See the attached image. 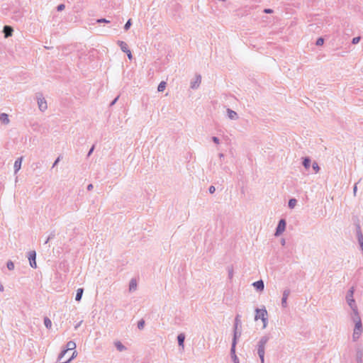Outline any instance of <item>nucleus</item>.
Masks as SVG:
<instances>
[{"mask_svg": "<svg viewBox=\"0 0 363 363\" xmlns=\"http://www.w3.org/2000/svg\"><path fill=\"white\" fill-rule=\"evenodd\" d=\"M311 160L310 157H306L303 158V166L304 167V168L306 169H308L311 167Z\"/></svg>", "mask_w": 363, "mask_h": 363, "instance_id": "obj_20", "label": "nucleus"}, {"mask_svg": "<svg viewBox=\"0 0 363 363\" xmlns=\"http://www.w3.org/2000/svg\"><path fill=\"white\" fill-rule=\"evenodd\" d=\"M61 160V156H58L57 158L55 160V161L54 162L53 164H52V167H55L58 163Z\"/></svg>", "mask_w": 363, "mask_h": 363, "instance_id": "obj_41", "label": "nucleus"}, {"mask_svg": "<svg viewBox=\"0 0 363 363\" xmlns=\"http://www.w3.org/2000/svg\"><path fill=\"white\" fill-rule=\"evenodd\" d=\"M227 113H228V118L231 120H237L238 118V113L235 111H234L230 108L227 109Z\"/></svg>", "mask_w": 363, "mask_h": 363, "instance_id": "obj_18", "label": "nucleus"}, {"mask_svg": "<svg viewBox=\"0 0 363 363\" xmlns=\"http://www.w3.org/2000/svg\"><path fill=\"white\" fill-rule=\"evenodd\" d=\"M94 145H93V146L91 147V149L89 150V152H88V154H87V157H89V156L92 154V152H94Z\"/></svg>", "mask_w": 363, "mask_h": 363, "instance_id": "obj_47", "label": "nucleus"}, {"mask_svg": "<svg viewBox=\"0 0 363 363\" xmlns=\"http://www.w3.org/2000/svg\"><path fill=\"white\" fill-rule=\"evenodd\" d=\"M82 323V321L79 322L76 326H75V328L77 329Z\"/></svg>", "mask_w": 363, "mask_h": 363, "instance_id": "obj_54", "label": "nucleus"}, {"mask_svg": "<svg viewBox=\"0 0 363 363\" xmlns=\"http://www.w3.org/2000/svg\"><path fill=\"white\" fill-rule=\"evenodd\" d=\"M218 156H219V157H220V158H222V157H224V155H223V153H220V154L218 155Z\"/></svg>", "mask_w": 363, "mask_h": 363, "instance_id": "obj_53", "label": "nucleus"}, {"mask_svg": "<svg viewBox=\"0 0 363 363\" xmlns=\"http://www.w3.org/2000/svg\"><path fill=\"white\" fill-rule=\"evenodd\" d=\"M93 188H94V186H93V184H89V185L87 186V190H88V191H91V190L93 189Z\"/></svg>", "mask_w": 363, "mask_h": 363, "instance_id": "obj_50", "label": "nucleus"}, {"mask_svg": "<svg viewBox=\"0 0 363 363\" xmlns=\"http://www.w3.org/2000/svg\"><path fill=\"white\" fill-rule=\"evenodd\" d=\"M65 4H59V5L57 6V10L58 11H63V10L65 9Z\"/></svg>", "mask_w": 363, "mask_h": 363, "instance_id": "obj_39", "label": "nucleus"}, {"mask_svg": "<svg viewBox=\"0 0 363 363\" xmlns=\"http://www.w3.org/2000/svg\"><path fill=\"white\" fill-rule=\"evenodd\" d=\"M117 44L120 46L121 50L123 52H129L128 46L125 42L122 40H118Z\"/></svg>", "mask_w": 363, "mask_h": 363, "instance_id": "obj_17", "label": "nucleus"}, {"mask_svg": "<svg viewBox=\"0 0 363 363\" xmlns=\"http://www.w3.org/2000/svg\"><path fill=\"white\" fill-rule=\"evenodd\" d=\"M256 315L255 317V320H257L259 318L262 320V318H265L267 317V311L264 307L262 309L256 308L255 309Z\"/></svg>", "mask_w": 363, "mask_h": 363, "instance_id": "obj_8", "label": "nucleus"}, {"mask_svg": "<svg viewBox=\"0 0 363 363\" xmlns=\"http://www.w3.org/2000/svg\"><path fill=\"white\" fill-rule=\"evenodd\" d=\"M286 220L284 218H281V220H279L278 225L276 228V231H275L274 235L278 237L280 235H281L284 232V230L286 229Z\"/></svg>", "mask_w": 363, "mask_h": 363, "instance_id": "obj_5", "label": "nucleus"}, {"mask_svg": "<svg viewBox=\"0 0 363 363\" xmlns=\"http://www.w3.org/2000/svg\"><path fill=\"white\" fill-rule=\"evenodd\" d=\"M228 278L230 279H231L233 278V267H228Z\"/></svg>", "mask_w": 363, "mask_h": 363, "instance_id": "obj_35", "label": "nucleus"}, {"mask_svg": "<svg viewBox=\"0 0 363 363\" xmlns=\"http://www.w3.org/2000/svg\"><path fill=\"white\" fill-rule=\"evenodd\" d=\"M201 82V77L200 75L196 76V79L194 82H191V87L192 89H196Z\"/></svg>", "mask_w": 363, "mask_h": 363, "instance_id": "obj_22", "label": "nucleus"}, {"mask_svg": "<svg viewBox=\"0 0 363 363\" xmlns=\"http://www.w3.org/2000/svg\"><path fill=\"white\" fill-rule=\"evenodd\" d=\"M115 345L117 350L120 352L125 350V347L121 342H117Z\"/></svg>", "mask_w": 363, "mask_h": 363, "instance_id": "obj_30", "label": "nucleus"}, {"mask_svg": "<svg viewBox=\"0 0 363 363\" xmlns=\"http://www.w3.org/2000/svg\"><path fill=\"white\" fill-rule=\"evenodd\" d=\"M166 85H167V84L165 82H164V81L161 82L157 86L158 91H160V92L163 91L166 87Z\"/></svg>", "mask_w": 363, "mask_h": 363, "instance_id": "obj_28", "label": "nucleus"}, {"mask_svg": "<svg viewBox=\"0 0 363 363\" xmlns=\"http://www.w3.org/2000/svg\"><path fill=\"white\" fill-rule=\"evenodd\" d=\"M38 105L42 111H44L48 108L47 102L44 98H38Z\"/></svg>", "mask_w": 363, "mask_h": 363, "instance_id": "obj_11", "label": "nucleus"}, {"mask_svg": "<svg viewBox=\"0 0 363 363\" xmlns=\"http://www.w3.org/2000/svg\"><path fill=\"white\" fill-rule=\"evenodd\" d=\"M270 339L269 335L261 337L257 345V354L260 359L261 363H264L265 346Z\"/></svg>", "mask_w": 363, "mask_h": 363, "instance_id": "obj_1", "label": "nucleus"}, {"mask_svg": "<svg viewBox=\"0 0 363 363\" xmlns=\"http://www.w3.org/2000/svg\"><path fill=\"white\" fill-rule=\"evenodd\" d=\"M297 201L296 199H291L289 201L288 206L290 208H294L296 205Z\"/></svg>", "mask_w": 363, "mask_h": 363, "instance_id": "obj_29", "label": "nucleus"}, {"mask_svg": "<svg viewBox=\"0 0 363 363\" xmlns=\"http://www.w3.org/2000/svg\"><path fill=\"white\" fill-rule=\"evenodd\" d=\"M136 287H137L136 281L135 279H131L130 281V284H129V291H135L136 289Z\"/></svg>", "mask_w": 363, "mask_h": 363, "instance_id": "obj_26", "label": "nucleus"}, {"mask_svg": "<svg viewBox=\"0 0 363 363\" xmlns=\"http://www.w3.org/2000/svg\"><path fill=\"white\" fill-rule=\"evenodd\" d=\"M354 287L352 286L347 291L345 299L350 308H356L357 306L354 299Z\"/></svg>", "mask_w": 363, "mask_h": 363, "instance_id": "obj_4", "label": "nucleus"}, {"mask_svg": "<svg viewBox=\"0 0 363 363\" xmlns=\"http://www.w3.org/2000/svg\"><path fill=\"white\" fill-rule=\"evenodd\" d=\"M48 242H49V240H48V239H47V240H45V242H44V244L45 245V244H47Z\"/></svg>", "mask_w": 363, "mask_h": 363, "instance_id": "obj_55", "label": "nucleus"}, {"mask_svg": "<svg viewBox=\"0 0 363 363\" xmlns=\"http://www.w3.org/2000/svg\"><path fill=\"white\" fill-rule=\"evenodd\" d=\"M55 237V231H52L49 235V236L48 238V240H50L53 239Z\"/></svg>", "mask_w": 363, "mask_h": 363, "instance_id": "obj_42", "label": "nucleus"}, {"mask_svg": "<svg viewBox=\"0 0 363 363\" xmlns=\"http://www.w3.org/2000/svg\"><path fill=\"white\" fill-rule=\"evenodd\" d=\"M145 327V320L143 319H141L138 323V328L139 330H143Z\"/></svg>", "mask_w": 363, "mask_h": 363, "instance_id": "obj_32", "label": "nucleus"}, {"mask_svg": "<svg viewBox=\"0 0 363 363\" xmlns=\"http://www.w3.org/2000/svg\"><path fill=\"white\" fill-rule=\"evenodd\" d=\"M240 335H241L240 331L238 332V330H234V334H233L232 344H234L235 346H236L238 339L240 337Z\"/></svg>", "mask_w": 363, "mask_h": 363, "instance_id": "obj_21", "label": "nucleus"}, {"mask_svg": "<svg viewBox=\"0 0 363 363\" xmlns=\"http://www.w3.org/2000/svg\"><path fill=\"white\" fill-rule=\"evenodd\" d=\"M357 239H358V242H359V244L360 245V247H361V249L362 250V252H363V235H362V233L361 232L359 226H358Z\"/></svg>", "mask_w": 363, "mask_h": 363, "instance_id": "obj_19", "label": "nucleus"}, {"mask_svg": "<svg viewBox=\"0 0 363 363\" xmlns=\"http://www.w3.org/2000/svg\"><path fill=\"white\" fill-rule=\"evenodd\" d=\"M362 332H363L362 323V322L355 323L354 330H353V334H352V340L354 342L357 341L360 338V337L362 334Z\"/></svg>", "mask_w": 363, "mask_h": 363, "instance_id": "obj_3", "label": "nucleus"}, {"mask_svg": "<svg viewBox=\"0 0 363 363\" xmlns=\"http://www.w3.org/2000/svg\"><path fill=\"white\" fill-rule=\"evenodd\" d=\"M4 286L1 284H0V291L2 292V291H4Z\"/></svg>", "mask_w": 363, "mask_h": 363, "instance_id": "obj_51", "label": "nucleus"}, {"mask_svg": "<svg viewBox=\"0 0 363 363\" xmlns=\"http://www.w3.org/2000/svg\"><path fill=\"white\" fill-rule=\"evenodd\" d=\"M235 347L234 344H232L230 348V356L234 363H240L239 359L235 354Z\"/></svg>", "mask_w": 363, "mask_h": 363, "instance_id": "obj_13", "label": "nucleus"}, {"mask_svg": "<svg viewBox=\"0 0 363 363\" xmlns=\"http://www.w3.org/2000/svg\"><path fill=\"white\" fill-rule=\"evenodd\" d=\"M262 323H263V328H265L267 325V323H268V318L267 317L265 318H262Z\"/></svg>", "mask_w": 363, "mask_h": 363, "instance_id": "obj_40", "label": "nucleus"}, {"mask_svg": "<svg viewBox=\"0 0 363 363\" xmlns=\"http://www.w3.org/2000/svg\"><path fill=\"white\" fill-rule=\"evenodd\" d=\"M357 183H356L353 187V193H354V195L355 196L356 195V193H357Z\"/></svg>", "mask_w": 363, "mask_h": 363, "instance_id": "obj_48", "label": "nucleus"}, {"mask_svg": "<svg viewBox=\"0 0 363 363\" xmlns=\"http://www.w3.org/2000/svg\"><path fill=\"white\" fill-rule=\"evenodd\" d=\"M290 290L289 289H286L283 291V296L281 298V306L283 308H286L287 306V298L290 295Z\"/></svg>", "mask_w": 363, "mask_h": 363, "instance_id": "obj_10", "label": "nucleus"}, {"mask_svg": "<svg viewBox=\"0 0 363 363\" xmlns=\"http://www.w3.org/2000/svg\"><path fill=\"white\" fill-rule=\"evenodd\" d=\"M357 363H363V346L357 345L355 347Z\"/></svg>", "mask_w": 363, "mask_h": 363, "instance_id": "obj_6", "label": "nucleus"}, {"mask_svg": "<svg viewBox=\"0 0 363 363\" xmlns=\"http://www.w3.org/2000/svg\"><path fill=\"white\" fill-rule=\"evenodd\" d=\"M352 313L350 314L352 320L355 323L358 322H362L361 317L359 315L357 306L356 308H351Z\"/></svg>", "mask_w": 363, "mask_h": 363, "instance_id": "obj_7", "label": "nucleus"}, {"mask_svg": "<svg viewBox=\"0 0 363 363\" xmlns=\"http://www.w3.org/2000/svg\"><path fill=\"white\" fill-rule=\"evenodd\" d=\"M44 325L48 329H50L52 327V322L50 319L48 318V317L44 318Z\"/></svg>", "mask_w": 363, "mask_h": 363, "instance_id": "obj_27", "label": "nucleus"}, {"mask_svg": "<svg viewBox=\"0 0 363 363\" xmlns=\"http://www.w3.org/2000/svg\"><path fill=\"white\" fill-rule=\"evenodd\" d=\"M23 161V157H18L14 162L13 168H14V173L16 174L21 167V163Z\"/></svg>", "mask_w": 363, "mask_h": 363, "instance_id": "obj_14", "label": "nucleus"}, {"mask_svg": "<svg viewBox=\"0 0 363 363\" xmlns=\"http://www.w3.org/2000/svg\"><path fill=\"white\" fill-rule=\"evenodd\" d=\"M264 13H273V10L271 9H264Z\"/></svg>", "mask_w": 363, "mask_h": 363, "instance_id": "obj_46", "label": "nucleus"}, {"mask_svg": "<svg viewBox=\"0 0 363 363\" xmlns=\"http://www.w3.org/2000/svg\"><path fill=\"white\" fill-rule=\"evenodd\" d=\"M76 348V343L73 341H69L66 345V349L63 350L58 356L59 363H69L76 355V351H74L72 355L67 359L62 361L64 356L66 354L68 350H72Z\"/></svg>", "mask_w": 363, "mask_h": 363, "instance_id": "obj_2", "label": "nucleus"}, {"mask_svg": "<svg viewBox=\"0 0 363 363\" xmlns=\"http://www.w3.org/2000/svg\"><path fill=\"white\" fill-rule=\"evenodd\" d=\"M0 121L2 124H4V125L9 124L10 122V120L9 118V115L5 113H0Z\"/></svg>", "mask_w": 363, "mask_h": 363, "instance_id": "obj_16", "label": "nucleus"}, {"mask_svg": "<svg viewBox=\"0 0 363 363\" xmlns=\"http://www.w3.org/2000/svg\"><path fill=\"white\" fill-rule=\"evenodd\" d=\"M361 40V37L360 36H357V37H354L352 40V44H357Z\"/></svg>", "mask_w": 363, "mask_h": 363, "instance_id": "obj_38", "label": "nucleus"}, {"mask_svg": "<svg viewBox=\"0 0 363 363\" xmlns=\"http://www.w3.org/2000/svg\"><path fill=\"white\" fill-rule=\"evenodd\" d=\"M312 168L314 170L315 173H318L320 171V167L316 162H313Z\"/></svg>", "mask_w": 363, "mask_h": 363, "instance_id": "obj_31", "label": "nucleus"}, {"mask_svg": "<svg viewBox=\"0 0 363 363\" xmlns=\"http://www.w3.org/2000/svg\"><path fill=\"white\" fill-rule=\"evenodd\" d=\"M125 53L127 54V56H128V59L131 60L132 57H133V55H132V53H131L130 50H129V52H125Z\"/></svg>", "mask_w": 363, "mask_h": 363, "instance_id": "obj_49", "label": "nucleus"}, {"mask_svg": "<svg viewBox=\"0 0 363 363\" xmlns=\"http://www.w3.org/2000/svg\"><path fill=\"white\" fill-rule=\"evenodd\" d=\"M13 29L10 26H4L3 28V33H4L5 38H9L12 35Z\"/></svg>", "mask_w": 363, "mask_h": 363, "instance_id": "obj_12", "label": "nucleus"}, {"mask_svg": "<svg viewBox=\"0 0 363 363\" xmlns=\"http://www.w3.org/2000/svg\"><path fill=\"white\" fill-rule=\"evenodd\" d=\"M212 140L216 144H219V143H220L219 138L218 137H216V136L212 137Z\"/></svg>", "mask_w": 363, "mask_h": 363, "instance_id": "obj_43", "label": "nucleus"}, {"mask_svg": "<svg viewBox=\"0 0 363 363\" xmlns=\"http://www.w3.org/2000/svg\"><path fill=\"white\" fill-rule=\"evenodd\" d=\"M285 242H285V240H284V239H281V245H285Z\"/></svg>", "mask_w": 363, "mask_h": 363, "instance_id": "obj_52", "label": "nucleus"}, {"mask_svg": "<svg viewBox=\"0 0 363 363\" xmlns=\"http://www.w3.org/2000/svg\"><path fill=\"white\" fill-rule=\"evenodd\" d=\"M84 289L82 288H79L77 290V294L75 296V300L77 301H80L83 295Z\"/></svg>", "mask_w": 363, "mask_h": 363, "instance_id": "obj_24", "label": "nucleus"}, {"mask_svg": "<svg viewBox=\"0 0 363 363\" xmlns=\"http://www.w3.org/2000/svg\"><path fill=\"white\" fill-rule=\"evenodd\" d=\"M252 285L254 286V287L257 290V291H262L264 290V281L262 280H259V281H257L255 282H254L252 284Z\"/></svg>", "mask_w": 363, "mask_h": 363, "instance_id": "obj_15", "label": "nucleus"}, {"mask_svg": "<svg viewBox=\"0 0 363 363\" xmlns=\"http://www.w3.org/2000/svg\"><path fill=\"white\" fill-rule=\"evenodd\" d=\"M131 25H132L131 19L128 20V21L126 22V23L124 26V30H128L130 28Z\"/></svg>", "mask_w": 363, "mask_h": 363, "instance_id": "obj_33", "label": "nucleus"}, {"mask_svg": "<svg viewBox=\"0 0 363 363\" xmlns=\"http://www.w3.org/2000/svg\"><path fill=\"white\" fill-rule=\"evenodd\" d=\"M96 22L99 23H110V21H108L106 18H99L96 20Z\"/></svg>", "mask_w": 363, "mask_h": 363, "instance_id": "obj_37", "label": "nucleus"}, {"mask_svg": "<svg viewBox=\"0 0 363 363\" xmlns=\"http://www.w3.org/2000/svg\"><path fill=\"white\" fill-rule=\"evenodd\" d=\"M208 191H209V193L210 194H213L216 191V188L214 186H210L209 189H208Z\"/></svg>", "mask_w": 363, "mask_h": 363, "instance_id": "obj_44", "label": "nucleus"}, {"mask_svg": "<svg viewBox=\"0 0 363 363\" xmlns=\"http://www.w3.org/2000/svg\"><path fill=\"white\" fill-rule=\"evenodd\" d=\"M36 252L34 250L30 251L28 252V259L30 262V265L32 268H37V264H36Z\"/></svg>", "mask_w": 363, "mask_h": 363, "instance_id": "obj_9", "label": "nucleus"}, {"mask_svg": "<svg viewBox=\"0 0 363 363\" xmlns=\"http://www.w3.org/2000/svg\"><path fill=\"white\" fill-rule=\"evenodd\" d=\"M324 43V39L323 38H319L316 40V45L320 46Z\"/></svg>", "mask_w": 363, "mask_h": 363, "instance_id": "obj_36", "label": "nucleus"}, {"mask_svg": "<svg viewBox=\"0 0 363 363\" xmlns=\"http://www.w3.org/2000/svg\"><path fill=\"white\" fill-rule=\"evenodd\" d=\"M6 266L9 270H13L14 269V264L12 261H9L6 264Z\"/></svg>", "mask_w": 363, "mask_h": 363, "instance_id": "obj_34", "label": "nucleus"}, {"mask_svg": "<svg viewBox=\"0 0 363 363\" xmlns=\"http://www.w3.org/2000/svg\"><path fill=\"white\" fill-rule=\"evenodd\" d=\"M118 98H119V96H118L116 98H115V99H114L111 102V104H110V106H113V105L116 103V101H118Z\"/></svg>", "mask_w": 363, "mask_h": 363, "instance_id": "obj_45", "label": "nucleus"}, {"mask_svg": "<svg viewBox=\"0 0 363 363\" xmlns=\"http://www.w3.org/2000/svg\"><path fill=\"white\" fill-rule=\"evenodd\" d=\"M184 340H185L184 334L180 333L179 335H178L177 341H178V344L179 346H182V347H184Z\"/></svg>", "mask_w": 363, "mask_h": 363, "instance_id": "obj_23", "label": "nucleus"}, {"mask_svg": "<svg viewBox=\"0 0 363 363\" xmlns=\"http://www.w3.org/2000/svg\"><path fill=\"white\" fill-rule=\"evenodd\" d=\"M241 316L240 315H237L235 318V323H234V330H237L238 328V325L241 326Z\"/></svg>", "mask_w": 363, "mask_h": 363, "instance_id": "obj_25", "label": "nucleus"}]
</instances>
